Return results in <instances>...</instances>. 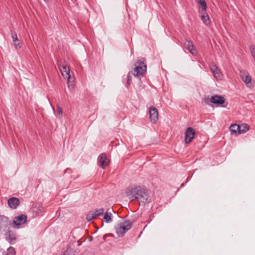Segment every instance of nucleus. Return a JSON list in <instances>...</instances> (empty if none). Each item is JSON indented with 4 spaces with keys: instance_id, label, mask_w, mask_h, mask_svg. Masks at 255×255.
Instances as JSON below:
<instances>
[{
    "instance_id": "f257e3e1",
    "label": "nucleus",
    "mask_w": 255,
    "mask_h": 255,
    "mask_svg": "<svg viewBox=\"0 0 255 255\" xmlns=\"http://www.w3.org/2000/svg\"><path fill=\"white\" fill-rule=\"evenodd\" d=\"M127 196L131 201L139 200L145 203L148 198V194L147 189L144 186H130L126 191Z\"/></svg>"
},
{
    "instance_id": "f03ea898",
    "label": "nucleus",
    "mask_w": 255,
    "mask_h": 255,
    "mask_svg": "<svg viewBox=\"0 0 255 255\" xmlns=\"http://www.w3.org/2000/svg\"><path fill=\"white\" fill-rule=\"evenodd\" d=\"M132 223L129 220H126L123 223L120 222L115 227L119 237H123L125 233L131 229Z\"/></svg>"
},
{
    "instance_id": "7ed1b4c3",
    "label": "nucleus",
    "mask_w": 255,
    "mask_h": 255,
    "mask_svg": "<svg viewBox=\"0 0 255 255\" xmlns=\"http://www.w3.org/2000/svg\"><path fill=\"white\" fill-rule=\"evenodd\" d=\"M134 75L136 77L143 76L146 72V65L143 61L138 60L134 64Z\"/></svg>"
},
{
    "instance_id": "20e7f679",
    "label": "nucleus",
    "mask_w": 255,
    "mask_h": 255,
    "mask_svg": "<svg viewBox=\"0 0 255 255\" xmlns=\"http://www.w3.org/2000/svg\"><path fill=\"white\" fill-rule=\"evenodd\" d=\"M210 101L211 103L220 105L222 108H226L227 105H223L225 103V99L224 97L218 95H215L212 96L210 100L207 99L205 102L208 104L207 101Z\"/></svg>"
},
{
    "instance_id": "39448f33",
    "label": "nucleus",
    "mask_w": 255,
    "mask_h": 255,
    "mask_svg": "<svg viewBox=\"0 0 255 255\" xmlns=\"http://www.w3.org/2000/svg\"><path fill=\"white\" fill-rule=\"evenodd\" d=\"M11 225V221L9 218L4 215H0V231H5Z\"/></svg>"
},
{
    "instance_id": "423d86ee",
    "label": "nucleus",
    "mask_w": 255,
    "mask_h": 255,
    "mask_svg": "<svg viewBox=\"0 0 255 255\" xmlns=\"http://www.w3.org/2000/svg\"><path fill=\"white\" fill-rule=\"evenodd\" d=\"M104 212V209L103 208L96 209L94 212L90 211L87 214L86 219L88 222H90L94 219H95L100 216L103 215Z\"/></svg>"
},
{
    "instance_id": "0eeeda50",
    "label": "nucleus",
    "mask_w": 255,
    "mask_h": 255,
    "mask_svg": "<svg viewBox=\"0 0 255 255\" xmlns=\"http://www.w3.org/2000/svg\"><path fill=\"white\" fill-rule=\"evenodd\" d=\"M196 134L195 129L192 127L188 128L185 133V138L184 141L185 143H190L192 139L194 138Z\"/></svg>"
},
{
    "instance_id": "6e6552de",
    "label": "nucleus",
    "mask_w": 255,
    "mask_h": 255,
    "mask_svg": "<svg viewBox=\"0 0 255 255\" xmlns=\"http://www.w3.org/2000/svg\"><path fill=\"white\" fill-rule=\"evenodd\" d=\"M26 220L27 216L24 214H21L14 217L12 222L14 227L18 229L21 225L25 223Z\"/></svg>"
},
{
    "instance_id": "1a4fd4ad",
    "label": "nucleus",
    "mask_w": 255,
    "mask_h": 255,
    "mask_svg": "<svg viewBox=\"0 0 255 255\" xmlns=\"http://www.w3.org/2000/svg\"><path fill=\"white\" fill-rule=\"evenodd\" d=\"M149 119L153 124H156L158 120V112L157 109L153 106L149 109Z\"/></svg>"
},
{
    "instance_id": "9d476101",
    "label": "nucleus",
    "mask_w": 255,
    "mask_h": 255,
    "mask_svg": "<svg viewBox=\"0 0 255 255\" xmlns=\"http://www.w3.org/2000/svg\"><path fill=\"white\" fill-rule=\"evenodd\" d=\"M58 67L63 76L67 78L68 82L71 77L69 68L66 64L61 65L60 63H58Z\"/></svg>"
},
{
    "instance_id": "9b49d317",
    "label": "nucleus",
    "mask_w": 255,
    "mask_h": 255,
    "mask_svg": "<svg viewBox=\"0 0 255 255\" xmlns=\"http://www.w3.org/2000/svg\"><path fill=\"white\" fill-rule=\"evenodd\" d=\"M5 240L10 244H13L16 240L15 233L11 230L7 231L4 234Z\"/></svg>"
},
{
    "instance_id": "f8f14e48",
    "label": "nucleus",
    "mask_w": 255,
    "mask_h": 255,
    "mask_svg": "<svg viewBox=\"0 0 255 255\" xmlns=\"http://www.w3.org/2000/svg\"><path fill=\"white\" fill-rule=\"evenodd\" d=\"M100 165L104 169L109 163V160L107 158L106 154L101 153L98 158Z\"/></svg>"
},
{
    "instance_id": "ddd939ff",
    "label": "nucleus",
    "mask_w": 255,
    "mask_h": 255,
    "mask_svg": "<svg viewBox=\"0 0 255 255\" xmlns=\"http://www.w3.org/2000/svg\"><path fill=\"white\" fill-rule=\"evenodd\" d=\"M20 202L18 198L16 197L10 198L7 201L8 206L11 209H16L19 205Z\"/></svg>"
},
{
    "instance_id": "4468645a",
    "label": "nucleus",
    "mask_w": 255,
    "mask_h": 255,
    "mask_svg": "<svg viewBox=\"0 0 255 255\" xmlns=\"http://www.w3.org/2000/svg\"><path fill=\"white\" fill-rule=\"evenodd\" d=\"M211 70L213 73L214 77L217 80L221 79L222 74L216 65L213 64L211 67Z\"/></svg>"
},
{
    "instance_id": "2eb2a0df",
    "label": "nucleus",
    "mask_w": 255,
    "mask_h": 255,
    "mask_svg": "<svg viewBox=\"0 0 255 255\" xmlns=\"http://www.w3.org/2000/svg\"><path fill=\"white\" fill-rule=\"evenodd\" d=\"M185 44L187 46V48L190 52H191L193 55L196 54L197 51L193 45V42L191 41L188 40L187 39H185Z\"/></svg>"
},
{
    "instance_id": "dca6fc26",
    "label": "nucleus",
    "mask_w": 255,
    "mask_h": 255,
    "mask_svg": "<svg viewBox=\"0 0 255 255\" xmlns=\"http://www.w3.org/2000/svg\"><path fill=\"white\" fill-rule=\"evenodd\" d=\"M112 211H113V209H108L104 216L103 219L107 223H111L113 221Z\"/></svg>"
},
{
    "instance_id": "f3484780",
    "label": "nucleus",
    "mask_w": 255,
    "mask_h": 255,
    "mask_svg": "<svg viewBox=\"0 0 255 255\" xmlns=\"http://www.w3.org/2000/svg\"><path fill=\"white\" fill-rule=\"evenodd\" d=\"M201 13V19L203 23L207 26L209 25L210 24V19L206 11H204L202 10Z\"/></svg>"
},
{
    "instance_id": "a211bd4d",
    "label": "nucleus",
    "mask_w": 255,
    "mask_h": 255,
    "mask_svg": "<svg viewBox=\"0 0 255 255\" xmlns=\"http://www.w3.org/2000/svg\"><path fill=\"white\" fill-rule=\"evenodd\" d=\"M242 79L248 86H250L249 85L251 83L252 78L250 75H246L245 77H243Z\"/></svg>"
},
{
    "instance_id": "6ab92c4d",
    "label": "nucleus",
    "mask_w": 255,
    "mask_h": 255,
    "mask_svg": "<svg viewBox=\"0 0 255 255\" xmlns=\"http://www.w3.org/2000/svg\"><path fill=\"white\" fill-rule=\"evenodd\" d=\"M237 128H239V125H238V124H233V125H232L230 127V130L231 132H232L233 133L236 134L237 131H238L237 130Z\"/></svg>"
},
{
    "instance_id": "aec40b11",
    "label": "nucleus",
    "mask_w": 255,
    "mask_h": 255,
    "mask_svg": "<svg viewBox=\"0 0 255 255\" xmlns=\"http://www.w3.org/2000/svg\"><path fill=\"white\" fill-rule=\"evenodd\" d=\"M241 131L242 133H245L249 129V127L247 124H242L241 125Z\"/></svg>"
},
{
    "instance_id": "412c9836",
    "label": "nucleus",
    "mask_w": 255,
    "mask_h": 255,
    "mask_svg": "<svg viewBox=\"0 0 255 255\" xmlns=\"http://www.w3.org/2000/svg\"><path fill=\"white\" fill-rule=\"evenodd\" d=\"M15 251L14 248L12 247H9L7 249V252L5 255H15Z\"/></svg>"
},
{
    "instance_id": "4be33fe9",
    "label": "nucleus",
    "mask_w": 255,
    "mask_h": 255,
    "mask_svg": "<svg viewBox=\"0 0 255 255\" xmlns=\"http://www.w3.org/2000/svg\"><path fill=\"white\" fill-rule=\"evenodd\" d=\"M198 1L202 7V10L206 11L207 8L206 1L205 0H198Z\"/></svg>"
},
{
    "instance_id": "5701e85b",
    "label": "nucleus",
    "mask_w": 255,
    "mask_h": 255,
    "mask_svg": "<svg viewBox=\"0 0 255 255\" xmlns=\"http://www.w3.org/2000/svg\"><path fill=\"white\" fill-rule=\"evenodd\" d=\"M57 117H58L59 118H60L62 116L63 111L62 108L60 107L59 106L57 107Z\"/></svg>"
},
{
    "instance_id": "b1692460",
    "label": "nucleus",
    "mask_w": 255,
    "mask_h": 255,
    "mask_svg": "<svg viewBox=\"0 0 255 255\" xmlns=\"http://www.w3.org/2000/svg\"><path fill=\"white\" fill-rule=\"evenodd\" d=\"M13 45L15 48L17 49V48H21V46H20L21 43L19 42V40H18V39L15 41L13 40Z\"/></svg>"
},
{
    "instance_id": "393cba45",
    "label": "nucleus",
    "mask_w": 255,
    "mask_h": 255,
    "mask_svg": "<svg viewBox=\"0 0 255 255\" xmlns=\"http://www.w3.org/2000/svg\"><path fill=\"white\" fill-rule=\"evenodd\" d=\"M250 48L253 58L255 59V47L254 45H251Z\"/></svg>"
},
{
    "instance_id": "a878e982",
    "label": "nucleus",
    "mask_w": 255,
    "mask_h": 255,
    "mask_svg": "<svg viewBox=\"0 0 255 255\" xmlns=\"http://www.w3.org/2000/svg\"><path fill=\"white\" fill-rule=\"evenodd\" d=\"M11 36L13 41V40L15 41L17 40V39H18L17 34L15 32L11 31Z\"/></svg>"
},
{
    "instance_id": "bb28decb",
    "label": "nucleus",
    "mask_w": 255,
    "mask_h": 255,
    "mask_svg": "<svg viewBox=\"0 0 255 255\" xmlns=\"http://www.w3.org/2000/svg\"><path fill=\"white\" fill-rule=\"evenodd\" d=\"M131 80V76L130 75V73H128V74L127 75V84L128 86L130 85V82Z\"/></svg>"
},
{
    "instance_id": "cd10ccee",
    "label": "nucleus",
    "mask_w": 255,
    "mask_h": 255,
    "mask_svg": "<svg viewBox=\"0 0 255 255\" xmlns=\"http://www.w3.org/2000/svg\"><path fill=\"white\" fill-rule=\"evenodd\" d=\"M237 130H238L236 132V135L241 134L242 132H240L241 131V125H239V128H237Z\"/></svg>"
},
{
    "instance_id": "c85d7f7f",
    "label": "nucleus",
    "mask_w": 255,
    "mask_h": 255,
    "mask_svg": "<svg viewBox=\"0 0 255 255\" xmlns=\"http://www.w3.org/2000/svg\"><path fill=\"white\" fill-rule=\"evenodd\" d=\"M45 2H48L50 0H43Z\"/></svg>"
},
{
    "instance_id": "c756f323",
    "label": "nucleus",
    "mask_w": 255,
    "mask_h": 255,
    "mask_svg": "<svg viewBox=\"0 0 255 255\" xmlns=\"http://www.w3.org/2000/svg\"><path fill=\"white\" fill-rule=\"evenodd\" d=\"M106 235H104V237H103V238L105 239V237H106Z\"/></svg>"
}]
</instances>
